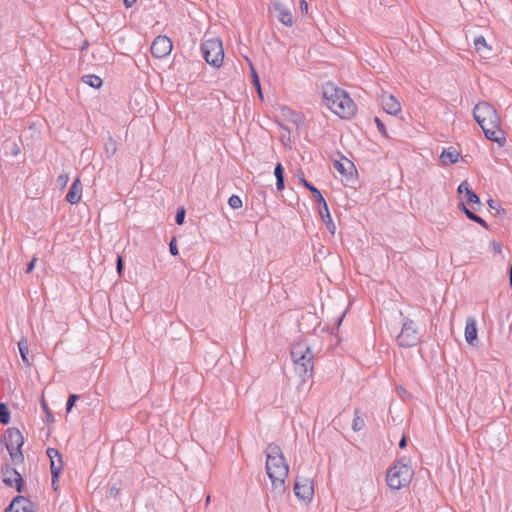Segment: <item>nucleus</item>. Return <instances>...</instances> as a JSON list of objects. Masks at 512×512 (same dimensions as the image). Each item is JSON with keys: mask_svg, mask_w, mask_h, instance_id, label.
Returning <instances> with one entry per match:
<instances>
[{"mask_svg": "<svg viewBox=\"0 0 512 512\" xmlns=\"http://www.w3.org/2000/svg\"><path fill=\"white\" fill-rule=\"evenodd\" d=\"M325 105L340 118H350L356 112V106L348 94L332 84H328L323 90Z\"/></svg>", "mask_w": 512, "mask_h": 512, "instance_id": "nucleus-1", "label": "nucleus"}, {"mask_svg": "<svg viewBox=\"0 0 512 512\" xmlns=\"http://www.w3.org/2000/svg\"><path fill=\"white\" fill-rule=\"evenodd\" d=\"M291 360L294 363V370L297 375L306 381L313 375L314 363L310 346L304 342L293 343L290 350Z\"/></svg>", "mask_w": 512, "mask_h": 512, "instance_id": "nucleus-2", "label": "nucleus"}, {"mask_svg": "<svg viewBox=\"0 0 512 512\" xmlns=\"http://www.w3.org/2000/svg\"><path fill=\"white\" fill-rule=\"evenodd\" d=\"M266 472L268 477H287L289 466L279 445L271 443L266 448Z\"/></svg>", "mask_w": 512, "mask_h": 512, "instance_id": "nucleus-3", "label": "nucleus"}, {"mask_svg": "<svg viewBox=\"0 0 512 512\" xmlns=\"http://www.w3.org/2000/svg\"><path fill=\"white\" fill-rule=\"evenodd\" d=\"M413 475L414 471L410 466L398 461L387 471V484L392 490H399L411 482Z\"/></svg>", "mask_w": 512, "mask_h": 512, "instance_id": "nucleus-4", "label": "nucleus"}, {"mask_svg": "<svg viewBox=\"0 0 512 512\" xmlns=\"http://www.w3.org/2000/svg\"><path fill=\"white\" fill-rule=\"evenodd\" d=\"M300 181L303 184V186L312 193L316 202H318V204L320 206V208H319L320 217H321L323 223L325 224L327 230L332 235H334L336 232V226L331 218L328 204H327L326 200L324 199L323 195L321 194L320 190L317 189L309 181H307L303 175H302V177H300Z\"/></svg>", "mask_w": 512, "mask_h": 512, "instance_id": "nucleus-5", "label": "nucleus"}, {"mask_svg": "<svg viewBox=\"0 0 512 512\" xmlns=\"http://www.w3.org/2000/svg\"><path fill=\"white\" fill-rule=\"evenodd\" d=\"M473 117L481 128L500 125V118L496 109L486 101H481L474 106Z\"/></svg>", "mask_w": 512, "mask_h": 512, "instance_id": "nucleus-6", "label": "nucleus"}, {"mask_svg": "<svg viewBox=\"0 0 512 512\" xmlns=\"http://www.w3.org/2000/svg\"><path fill=\"white\" fill-rule=\"evenodd\" d=\"M23 444L24 437L18 428L11 427L6 430L5 445L15 464L23 463L24 461V455L21 450Z\"/></svg>", "mask_w": 512, "mask_h": 512, "instance_id": "nucleus-7", "label": "nucleus"}, {"mask_svg": "<svg viewBox=\"0 0 512 512\" xmlns=\"http://www.w3.org/2000/svg\"><path fill=\"white\" fill-rule=\"evenodd\" d=\"M201 51L205 61L213 66L220 67L224 59L222 41L218 38L208 39L201 44Z\"/></svg>", "mask_w": 512, "mask_h": 512, "instance_id": "nucleus-8", "label": "nucleus"}, {"mask_svg": "<svg viewBox=\"0 0 512 512\" xmlns=\"http://www.w3.org/2000/svg\"><path fill=\"white\" fill-rule=\"evenodd\" d=\"M396 339L401 347L410 348L416 346L421 341V337L415 322L404 317L401 332Z\"/></svg>", "mask_w": 512, "mask_h": 512, "instance_id": "nucleus-9", "label": "nucleus"}, {"mask_svg": "<svg viewBox=\"0 0 512 512\" xmlns=\"http://www.w3.org/2000/svg\"><path fill=\"white\" fill-rule=\"evenodd\" d=\"M295 496L303 501H311L314 495V485L310 478L297 477L294 483Z\"/></svg>", "mask_w": 512, "mask_h": 512, "instance_id": "nucleus-10", "label": "nucleus"}, {"mask_svg": "<svg viewBox=\"0 0 512 512\" xmlns=\"http://www.w3.org/2000/svg\"><path fill=\"white\" fill-rule=\"evenodd\" d=\"M172 41L165 35H158L152 42L151 54L158 59L164 58L172 51Z\"/></svg>", "mask_w": 512, "mask_h": 512, "instance_id": "nucleus-11", "label": "nucleus"}, {"mask_svg": "<svg viewBox=\"0 0 512 512\" xmlns=\"http://www.w3.org/2000/svg\"><path fill=\"white\" fill-rule=\"evenodd\" d=\"M2 480L8 487L15 486L17 492H22L24 488V480L21 474L13 467L6 465L2 469Z\"/></svg>", "mask_w": 512, "mask_h": 512, "instance_id": "nucleus-12", "label": "nucleus"}, {"mask_svg": "<svg viewBox=\"0 0 512 512\" xmlns=\"http://www.w3.org/2000/svg\"><path fill=\"white\" fill-rule=\"evenodd\" d=\"M272 483L271 495L272 499L276 502H282L289 496L288 488L286 487L285 480L287 477H269Z\"/></svg>", "mask_w": 512, "mask_h": 512, "instance_id": "nucleus-13", "label": "nucleus"}, {"mask_svg": "<svg viewBox=\"0 0 512 512\" xmlns=\"http://www.w3.org/2000/svg\"><path fill=\"white\" fill-rule=\"evenodd\" d=\"M5 512H35L34 504L28 498L19 495L11 501Z\"/></svg>", "mask_w": 512, "mask_h": 512, "instance_id": "nucleus-14", "label": "nucleus"}, {"mask_svg": "<svg viewBox=\"0 0 512 512\" xmlns=\"http://www.w3.org/2000/svg\"><path fill=\"white\" fill-rule=\"evenodd\" d=\"M46 454L50 459V470L52 477L59 478L63 469V461L60 452L56 448L50 447L47 449Z\"/></svg>", "mask_w": 512, "mask_h": 512, "instance_id": "nucleus-15", "label": "nucleus"}, {"mask_svg": "<svg viewBox=\"0 0 512 512\" xmlns=\"http://www.w3.org/2000/svg\"><path fill=\"white\" fill-rule=\"evenodd\" d=\"M482 130L488 140L497 143L499 146H503L505 144L506 138L504 132L500 129V125H497L496 127L485 126Z\"/></svg>", "mask_w": 512, "mask_h": 512, "instance_id": "nucleus-16", "label": "nucleus"}, {"mask_svg": "<svg viewBox=\"0 0 512 512\" xmlns=\"http://www.w3.org/2000/svg\"><path fill=\"white\" fill-rule=\"evenodd\" d=\"M82 197V183L79 178H76L70 186L66 194V201L70 204H77Z\"/></svg>", "mask_w": 512, "mask_h": 512, "instance_id": "nucleus-17", "label": "nucleus"}, {"mask_svg": "<svg viewBox=\"0 0 512 512\" xmlns=\"http://www.w3.org/2000/svg\"><path fill=\"white\" fill-rule=\"evenodd\" d=\"M274 9L278 12V20L285 26L291 27L294 23L290 9L285 8L280 2L273 4Z\"/></svg>", "mask_w": 512, "mask_h": 512, "instance_id": "nucleus-18", "label": "nucleus"}, {"mask_svg": "<svg viewBox=\"0 0 512 512\" xmlns=\"http://www.w3.org/2000/svg\"><path fill=\"white\" fill-rule=\"evenodd\" d=\"M382 107L383 109L391 115H396L401 110L400 103L393 95H384L382 97Z\"/></svg>", "mask_w": 512, "mask_h": 512, "instance_id": "nucleus-19", "label": "nucleus"}, {"mask_svg": "<svg viewBox=\"0 0 512 512\" xmlns=\"http://www.w3.org/2000/svg\"><path fill=\"white\" fill-rule=\"evenodd\" d=\"M465 339L470 345L477 341V324L474 317H468L466 320Z\"/></svg>", "mask_w": 512, "mask_h": 512, "instance_id": "nucleus-20", "label": "nucleus"}, {"mask_svg": "<svg viewBox=\"0 0 512 512\" xmlns=\"http://www.w3.org/2000/svg\"><path fill=\"white\" fill-rule=\"evenodd\" d=\"M474 46L477 52L485 59H489L492 54V48L487 44L486 39L483 36L476 37L474 40Z\"/></svg>", "mask_w": 512, "mask_h": 512, "instance_id": "nucleus-21", "label": "nucleus"}, {"mask_svg": "<svg viewBox=\"0 0 512 512\" xmlns=\"http://www.w3.org/2000/svg\"><path fill=\"white\" fill-rule=\"evenodd\" d=\"M460 154L454 147L444 149L440 155V160L444 165H451L458 161Z\"/></svg>", "mask_w": 512, "mask_h": 512, "instance_id": "nucleus-22", "label": "nucleus"}, {"mask_svg": "<svg viewBox=\"0 0 512 512\" xmlns=\"http://www.w3.org/2000/svg\"><path fill=\"white\" fill-rule=\"evenodd\" d=\"M334 167L340 174L346 176L350 175L351 178L353 177V170H355V167L354 164L348 159H346V164L340 161H335Z\"/></svg>", "mask_w": 512, "mask_h": 512, "instance_id": "nucleus-23", "label": "nucleus"}, {"mask_svg": "<svg viewBox=\"0 0 512 512\" xmlns=\"http://www.w3.org/2000/svg\"><path fill=\"white\" fill-rule=\"evenodd\" d=\"M18 349H19V353H20L23 363L26 366H31L32 363L30 362V360L28 358V354H29L28 340L26 338H22L18 342Z\"/></svg>", "mask_w": 512, "mask_h": 512, "instance_id": "nucleus-24", "label": "nucleus"}, {"mask_svg": "<svg viewBox=\"0 0 512 512\" xmlns=\"http://www.w3.org/2000/svg\"><path fill=\"white\" fill-rule=\"evenodd\" d=\"M82 81L91 86L92 88H100L102 86V79L97 76V75H94V74H88V75H84L82 77Z\"/></svg>", "mask_w": 512, "mask_h": 512, "instance_id": "nucleus-25", "label": "nucleus"}, {"mask_svg": "<svg viewBox=\"0 0 512 512\" xmlns=\"http://www.w3.org/2000/svg\"><path fill=\"white\" fill-rule=\"evenodd\" d=\"M10 422V411L6 403H0V423L7 425Z\"/></svg>", "mask_w": 512, "mask_h": 512, "instance_id": "nucleus-26", "label": "nucleus"}, {"mask_svg": "<svg viewBox=\"0 0 512 512\" xmlns=\"http://www.w3.org/2000/svg\"><path fill=\"white\" fill-rule=\"evenodd\" d=\"M466 202L468 204L474 205H480V198L479 196L472 190V189H466Z\"/></svg>", "mask_w": 512, "mask_h": 512, "instance_id": "nucleus-27", "label": "nucleus"}, {"mask_svg": "<svg viewBox=\"0 0 512 512\" xmlns=\"http://www.w3.org/2000/svg\"><path fill=\"white\" fill-rule=\"evenodd\" d=\"M106 147V154L108 156H113L117 151V145L116 142L113 140L111 136H109L107 143L105 144Z\"/></svg>", "mask_w": 512, "mask_h": 512, "instance_id": "nucleus-28", "label": "nucleus"}, {"mask_svg": "<svg viewBox=\"0 0 512 512\" xmlns=\"http://www.w3.org/2000/svg\"><path fill=\"white\" fill-rule=\"evenodd\" d=\"M355 413H356V415L352 422V429H353V431L358 432V431L362 430V428L364 427V420L360 416L357 415L358 410H356Z\"/></svg>", "mask_w": 512, "mask_h": 512, "instance_id": "nucleus-29", "label": "nucleus"}, {"mask_svg": "<svg viewBox=\"0 0 512 512\" xmlns=\"http://www.w3.org/2000/svg\"><path fill=\"white\" fill-rule=\"evenodd\" d=\"M228 204L232 209H239L242 207V200L238 195H231L228 199Z\"/></svg>", "mask_w": 512, "mask_h": 512, "instance_id": "nucleus-30", "label": "nucleus"}, {"mask_svg": "<svg viewBox=\"0 0 512 512\" xmlns=\"http://www.w3.org/2000/svg\"><path fill=\"white\" fill-rule=\"evenodd\" d=\"M186 210L183 206H180L176 210L175 221L178 225H182L185 221Z\"/></svg>", "mask_w": 512, "mask_h": 512, "instance_id": "nucleus-31", "label": "nucleus"}, {"mask_svg": "<svg viewBox=\"0 0 512 512\" xmlns=\"http://www.w3.org/2000/svg\"><path fill=\"white\" fill-rule=\"evenodd\" d=\"M80 396L77 394H70L66 403V411L67 413L72 411L77 400H79Z\"/></svg>", "mask_w": 512, "mask_h": 512, "instance_id": "nucleus-32", "label": "nucleus"}, {"mask_svg": "<svg viewBox=\"0 0 512 512\" xmlns=\"http://www.w3.org/2000/svg\"><path fill=\"white\" fill-rule=\"evenodd\" d=\"M69 181V176L67 173L60 174L56 179V184L59 187V189H63L66 187L67 183Z\"/></svg>", "mask_w": 512, "mask_h": 512, "instance_id": "nucleus-33", "label": "nucleus"}, {"mask_svg": "<svg viewBox=\"0 0 512 512\" xmlns=\"http://www.w3.org/2000/svg\"><path fill=\"white\" fill-rule=\"evenodd\" d=\"M252 77H253V84L255 86V88L257 89V92H258V95L260 98H263V95H262V90H261V85H260V80L256 74V71L254 70V68L252 67Z\"/></svg>", "mask_w": 512, "mask_h": 512, "instance_id": "nucleus-34", "label": "nucleus"}, {"mask_svg": "<svg viewBox=\"0 0 512 512\" xmlns=\"http://www.w3.org/2000/svg\"><path fill=\"white\" fill-rule=\"evenodd\" d=\"M458 208L466 215V217L469 219V220H473L474 217L476 216V214L474 212H472L471 210H469L467 208V206L463 203V202H460L459 205H458Z\"/></svg>", "mask_w": 512, "mask_h": 512, "instance_id": "nucleus-35", "label": "nucleus"}, {"mask_svg": "<svg viewBox=\"0 0 512 512\" xmlns=\"http://www.w3.org/2000/svg\"><path fill=\"white\" fill-rule=\"evenodd\" d=\"M374 122L377 126V129L378 131L384 136V137H388V134H387V130H386V127L384 125V123L381 121V119L379 117H375L374 118Z\"/></svg>", "mask_w": 512, "mask_h": 512, "instance_id": "nucleus-36", "label": "nucleus"}, {"mask_svg": "<svg viewBox=\"0 0 512 512\" xmlns=\"http://www.w3.org/2000/svg\"><path fill=\"white\" fill-rule=\"evenodd\" d=\"M502 247V243L500 242L492 241L490 243L491 250L496 254H502Z\"/></svg>", "mask_w": 512, "mask_h": 512, "instance_id": "nucleus-37", "label": "nucleus"}, {"mask_svg": "<svg viewBox=\"0 0 512 512\" xmlns=\"http://www.w3.org/2000/svg\"><path fill=\"white\" fill-rule=\"evenodd\" d=\"M169 250L173 256H177L179 254L175 237H173L169 243Z\"/></svg>", "mask_w": 512, "mask_h": 512, "instance_id": "nucleus-38", "label": "nucleus"}, {"mask_svg": "<svg viewBox=\"0 0 512 512\" xmlns=\"http://www.w3.org/2000/svg\"><path fill=\"white\" fill-rule=\"evenodd\" d=\"M274 175L276 178L284 177V168L281 163H277L274 169Z\"/></svg>", "mask_w": 512, "mask_h": 512, "instance_id": "nucleus-39", "label": "nucleus"}, {"mask_svg": "<svg viewBox=\"0 0 512 512\" xmlns=\"http://www.w3.org/2000/svg\"><path fill=\"white\" fill-rule=\"evenodd\" d=\"M41 405H42L43 410L46 413L47 420L48 421H53L54 420V416H53L52 412L49 410V408H48V406H47V404H46V402L44 400H42Z\"/></svg>", "mask_w": 512, "mask_h": 512, "instance_id": "nucleus-40", "label": "nucleus"}, {"mask_svg": "<svg viewBox=\"0 0 512 512\" xmlns=\"http://www.w3.org/2000/svg\"><path fill=\"white\" fill-rule=\"evenodd\" d=\"M488 205H489L490 209L496 210L497 212H500V211H502L503 213L505 212V210L501 209L500 205L493 199L488 200Z\"/></svg>", "mask_w": 512, "mask_h": 512, "instance_id": "nucleus-41", "label": "nucleus"}, {"mask_svg": "<svg viewBox=\"0 0 512 512\" xmlns=\"http://www.w3.org/2000/svg\"><path fill=\"white\" fill-rule=\"evenodd\" d=\"M123 269H124L123 258H122V256H118L117 257V261H116V270L119 273V275L122 274Z\"/></svg>", "mask_w": 512, "mask_h": 512, "instance_id": "nucleus-42", "label": "nucleus"}, {"mask_svg": "<svg viewBox=\"0 0 512 512\" xmlns=\"http://www.w3.org/2000/svg\"><path fill=\"white\" fill-rule=\"evenodd\" d=\"M466 189H471V188L469 187L468 182H467V181H464V182H462V183L458 186V188H457V192H458L459 194H462L463 192H465V193H466Z\"/></svg>", "mask_w": 512, "mask_h": 512, "instance_id": "nucleus-43", "label": "nucleus"}, {"mask_svg": "<svg viewBox=\"0 0 512 512\" xmlns=\"http://www.w3.org/2000/svg\"><path fill=\"white\" fill-rule=\"evenodd\" d=\"M472 221H474V222L480 224L482 227L488 229L487 222L484 219H482L480 216H478L477 214Z\"/></svg>", "mask_w": 512, "mask_h": 512, "instance_id": "nucleus-44", "label": "nucleus"}, {"mask_svg": "<svg viewBox=\"0 0 512 512\" xmlns=\"http://www.w3.org/2000/svg\"><path fill=\"white\" fill-rule=\"evenodd\" d=\"M277 190L282 191L285 187V178H276Z\"/></svg>", "mask_w": 512, "mask_h": 512, "instance_id": "nucleus-45", "label": "nucleus"}, {"mask_svg": "<svg viewBox=\"0 0 512 512\" xmlns=\"http://www.w3.org/2000/svg\"><path fill=\"white\" fill-rule=\"evenodd\" d=\"M120 494V489L113 485L109 490V495L116 498Z\"/></svg>", "mask_w": 512, "mask_h": 512, "instance_id": "nucleus-46", "label": "nucleus"}, {"mask_svg": "<svg viewBox=\"0 0 512 512\" xmlns=\"http://www.w3.org/2000/svg\"><path fill=\"white\" fill-rule=\"evenodd\" d=\"M36 261H37L36 257L32 258V260L27 264L26 273L32 272V270L35 267Z\"/></svg>", "mask_w": 512, "mask_h": 512, "instance_id": "nucleus-47", "label": "nucleus"}, {"mask_svg": "<svg viewBox=\"0 0 512 512\" xmlns=\"http://www.w3.org/2000/svg\"><path fill=\"white\" fill-rule=\"evenodd\" d=\"M20 153V148L19 146L16 144V143H13L12 147H11V154L13 156H17L18 154Z\"/></svg>", "mask_w": 512, "mask_h": 512, "instance_id": "nucleus-48", "label": "nucleus"}, {"mask_svg": "<svg viewBox=\"0 0 512 512\" xmlns=\"http://www.w3.org/2000/svg\"><path fill=\"white\" fill-rule=\"evenodd\" d=\"M300 9L303 13H307L308 11V3L305 0L300 2Z\"/></svg>", "mask_w": 512, "mask_h": 512, "instance_id": "nucleus-49", "label": "nucleus"}, {"mask_svg": "<svg viewBox=\"0 0 512 512\" xmlns=\"http://www.w3.org/2000/svg\"><path fill=\"white\" fill-rule=\"evenodd\" d=\"M407 446V437L405 435L402 436V438L399 441V447L401 449L405 448Z\"/></svg>", "mask_w": 512, "mask_h": 512, "instance_id": "nucleus-50", "label": "nucleus"}, {"mask_svg": "<svg viewBox=\"0 0 512 512\" xmlns=\"http://www.w3.org/2000/svg\"><path fill=\"white\" fill-rule=\"evenodd\" d=\"M137 0H123V3H124V6L126 8H130L133 6V4L136 2Z\"/></svg>", "mask_w": 512, "mask_h": 512, "instance_id": "nucleus-51", "label": "nucleus"}, {"mask_svg": "<svg viewBox=\"0 0 512 512\" xmlns=\"http://www.w3.org/2000/svg\"><path fill=\"white\" fill-rule=\"evenodd\" d=\"M58 481H59V478L52 477V487L54 490L58 489Z\"/></svg>", "mask_w": 512, "mask_h": 512, "instance_id": "nucleus-52", "label": "nucleus"}, {"mask_svg": "<svg viewBox=\"0 0 512 512\" xmlns=\"http://www.w3.org/2000/svg\"><path fill=\"white\" fill-rule=\"evenodd\" d=\"M509 285L512 288V263L509 265Z\"/></svg>", "mask_w": 512, "mask_h": 512, "instance_id": "nucleus-53", "label": "nucleus"}, {"mask_svg": "<svg viewBox=\"0 0 512 512\" xmlns=\"http://www.w3.org/2000/svg\"><path fill=\"white\" fill-rule=\"evenodd\" d=\"M88 45H89L88 41H84V43L81 46V51L87 49Z\"/></svg>", "mask_w": 512, "mask_h": 512, "instance_id": "nucleus-54", "label": "nucleus"}, {"mask_svg": "<svg viewBox=\"0 0 512 512\" xmlns=\"http://www.w3.org/2000/svg\"><path fill=\"white\" fill-rule=\"evenodd\" d=\"M345 313H343L337 320V325L339 326L343 320V317H344Z\"/></svg>", "mask_w": 512, "mask_h": 512, "instance_id": "nucleus-55", "label": "nucleus"}, {"mask_svg": "<svg viewBox=\"0 0 512 512\" xmlns=\"http://www.w3.org/2000/svg\"><path fill=\"white\" fill-rule=\"evenodd\" d=\"M210 500H211V496L207 495L206 499H205V504L208 505L210 503Z\"/></svg>", "mask_w": 512, "mask_h": 512, "instance_id": "nucleus-56", "label": "nucleus"}]
</instances>
